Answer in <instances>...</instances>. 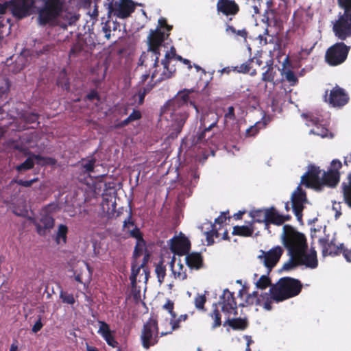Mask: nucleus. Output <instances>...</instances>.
I'll use <instances>...</instances> for the list:
<instances>
[{"instance_id": "1", "label": "nucleus", "mask_w": 351, "mask_h": 351, "mask_svg": "<svg viewBox=\"0 0 351 351\" xmlns=\"http://www.w3.org/2000/svg\"><path fill=\"white\" fill-rule=\"evenodd\" d=\"M197 94V93L193 88H184L180 90L173 99L169 100L162 108V113L169 114L171 118L172 124L169 138H176L181 132L189 117V104L198 111L195 97Z\"/></svg>"}, {"instance_id": "2", "label": "nucleus", "mask_w": 351, "mask_h": 351, "mask_svg": "<svg viewBox=\"0 0 351 351\" xmlns=\"http://www.w3.org/2000/svg\"><path fill=\"white\" fill-rule=\"evenodd\" d=\"M34 2L35 0H10L0 3V44L11 32L12 19L6 13L8 6L10 7L14 16L22 19L29 14V10Z\"/></svg>"}, {"instance_id": "3", "label": "nucleus", "mask_w": 351, "mask_h": 351, "mask_svg": "<svg viewBox=\"0 0 351 351\" xmlns=\"http://www.w3.org/2000/svg\"><path fill=\"white\" fill-rule=\"evenodd\" d=\"M302 289V282L295 278L283 277L269 289L274 301L280 302L297 296Z\"/></svg>"}, {"instance_id": "4", "label": "nucleus", "mask_w": 351, "mask_h": 351, "mask_svg": "<svg viewBox=\"0 0 351 351\" xmlns=\"http://www.w3.org/2000/svg\"><path fill=\"white\" fill-rule=\"evenodd\" d=\"M282 239L290 256H298L306 252L308 245L305 235L297 231L291 225L287 224L283 226Z\"/></svg>"}, {"instance_id": "5", "label": "nucleus", "mask_w": 351, "mask_h": 351, "mask_svg": "<svg viewBox=\"0 0 351 351\" xmlns=\"http://www.w3.org/2000/svg\"><path fill=\"white\" fill-rule=\"evenodd\" d=\"M337 2L344 12L334 23L332 30L339 39L345 40L351 36V0H337Z\"/></svg>"}, {"instance_id": "6", "label": "nucleus", "mask_w": 351, "mask_h": 351, "mask_svg": "<svg viewBox=\"0 0 351 351\" xmlns=\"http://www.w3.org/2000/svg\"><path fill=\"white\" fill-rule=\"evenodd\" d=\"M63 4L62 0H45L38 12V24L42 26L53 25L62 12Z\"/></svg>"}, {"instance_id": "7", "label": "nucleus", "mask_w": 351, "mask_h": 351, "mask_svg": "<svg viewBox=\"0 0 351 351\" xmlns=\"http://www.w3.org/2000/svg\"><path fill=\"white\" fill-rule=\"evenodd\" d=\"M350 47L338 42L328 47L325 53V62L331 66L343 64L347 59Z\"/></svg>"}, {"instance_id": "8", "label": "nucleus", "mask_w": 351, "mask_h": 351, "mask_svg": "<svg viewBox=\"0 0 351 351\" xmlns=\"http://www.w3.org/2000/svg\"><path fill=\"white\" fill-rule=\"evenodd\" d=\"M158 326L156 319L150 317L141 330V341L143 348L148 350L158 342Z\"/></svg>"}, {"instance_id": "9", "label": "nucleus", "mask_w": 351, "mask_h": 351, "mask_svg": "<svg viewBox=\"0 0 351 351\" xmlns=\"http://www.w3.org/2000/svg\"><path fill=\"white\" fill-rule=\"evenodd\" d=\"M107 1L109 14L113 13L120 19L128 18L134 11V3L132 0H119L114 2V0Z\"/></svg>"}, {"instance_id": "10", "label": "nucleus", "mask_w": 351, "mask_h": 351, "mask_svg": "<svg viewBox=\"0 0 351 351\" xmlns=\"http://www.w3.org/2000/svg\"><path fill=\"white\" fill-rule=\"evenodd\" d=\"M342 167L341 162L338 159H334L330 162L327 171H324L321 178V189L324 186L334 188L340 181L339 169Z\"/></svg>"}, {"instance_id": "11", "label": "nucleus", "mask_w": 351, "mask_h": 351, "mask_svg": "<svg viewBox=\"0 0 351 351\" xmlns=\"http://www.w3.org/2000/svg\"><path fill=\"white\" fill-rule=\"evenodd\" d=\"M283 249L280 246H275L270 249L269 251L260 250V254L258 256V259L267 269V275L271 272L274 267H276L280 257L283 254Z\"/></svg>"}, {"instance_id": "12", "label": "nucleus", "mask_w": 351, "mask_h": 351, "mask_svg": "<svg viewBox=\"0 0 351 351\" xmlns=\"http://www.w3.org/2000/svg\"><path fill=\"white\" fill-rule=\"evenodd\" d=\"M291 208L294 213L297 220L302 223V212L304 208V204L306 201V195L304 191L302 190L300 185H299L295 191L292 193L291 197Z\"/></svg>"}, {"instance_id": "13", "label": "nucleus", "mask_w": 351, "mask_h": 351, "mask_svg": "<svg viewBox=\"0 0 351 351\" xmlns=\"http://www.w3.org/2000/svg\"><path fill=\"white\" fill-rule=\"evenodd\" d=\"M327 95L328 91H326L325 101L332 107L341 108L346 105L350 100L346 91L339 86H336L330 90L328 97Z\"/></svg>"}, {"instance_id": "14", "label": "nucleus", "mask_w": 351, "mask_h": 351, "mask_svg": "<svg viewBox=\"0 0 351 351\" xmlns=\"http://www.w3.org/2000/svg\"><path fill=\"white\" fill-rule=\"evenodd\" d=\"M321 169L319 167L311 165L301 177L300 184H304L306 187H312L317 190H321Z\"/></svg>"}, {"instance_id": "15", "label": "nucleus", "mask_w": 351, "mask_h": 351, "mask_svg": "<svg viewBox=\"0 0 351 351\" xmlns=\"http://www.w3.org/2000/svg\"><path fill=\"white\" fill-rule=\"evenodd\" d=\"M219 304L221 306L222 311L228 314L237 315V304L235 300L234 294L228 289L223 290L222 295L220 296Z\"/></svg>"}, {"instance_id": "16", "label": "nucleus", "mask_w": 351, "mask_h": 351, "mask_svg": "<svg viewBox=\"0 0 351 351\" xmlns=\"http://www.w3.org/2000/svg\"><path fill=\"white\" fill-rule=\"evenodd\" d=\"M191 242L189 239L182 233L178 236L173 237L170 240L171 251L178 256L186 255L190 252Z\"/></svg>"}, {"instance_id": "17", "label": "nucleus", "mask_w": 351, "mask_h": 351, "mask_svg": "<svg viewBox=\"0 0 351 351\" xmlns=\"http://www.w3.org/2000/svg\"><path fill=\"white\" fill-rule=\"evenodd\" d=\"M176 71L174 65L170 66V63L167 62V60H162L161 66L158 65V67H155L151 75V78L152 80L156 79L155 83L161 82L172 77Z\"/></svg>"}, {"instance_id": "18", "label": "nucleus", "mask_w": 351, "mask_h": 351, "mask_svg": "<svg viewBox=\"0 0 351 351\" xmlns=\"http://www.w3.org/2000/svg\"><path fill=\"white\" fill-rule=\"evenodd\" d=\"M32 223L36 228L38 234L45 236L54 226V219L49 214L44 213L40 214L38 219H32Z\"/></svg>"}, {"instance_id": "19", "label": "nucleus", "mask_w": 351, "mask_h": 351, "mask_svg": "<svg viewBox=\"0 0 351 351\" xmlns=\"http://www.w3.org/2000/svg\"><path fill=\"white\" fill-rule=\"evenodd\" d=\"M217 10L228 17L226 23H228L232 20V17L239 13L240 8L234 0H218Z\"/></svg>"}, {"instance_id": "20", "label": "nucleus", "mask_w": 351, "mask_h": 351, "mask_svg": "<svg viewBox=\"0 0 351 351\" xmlns=\"http://www.w3.org/2000/svg\"><path fill=\"white\" fill-rule=\"evenodd\" d=\"M169 35L170 33H165L159 28L150 29L147 36L148 49L152 51H160V47Z\"/></svg>"}, {"instance_id": "21", "label": "nucleus", "mask_w": 351, "mask_h": 351, "mask_svg": "<svg viewBox=\"0 0 351 351\" xmlns=\"http://www.w3.org/2000/svg\"><path fill=\"white\" fill-rule=\"evenodd\" d=\"M274 207L265 209L252 210L250 213V217L253 219L251 224L254 223H264L267 228L269 224H273Z\"/></svg>"}, {"instance_id": "22", "label": "nucleus", "mask_w": 351, "mask_h": 351, "mask_svg": "<svg viewBox=\"0 0 351 351\" xmlns=\"http://www.w3.org/2000/svg\"><path fill=\"white\" fill-rule=\"evenodd\" d=\"M319 244L322 247L324 256H335L339 255L341 253L343 247V244H341L340 246H337L334 243L333 241L329 242L328 239L326 237L320 238L319 239Z\"/></svg>"}, {"instance_id": "23", "label": "nucleus", "mask_w": 351, "mask_h": 351, "mask_svg": "<svg viewBox=\"0 0 351 351\" xmlns=\"http://www.w3.org/2000/svg\"><path fill=\"white\" fill-rule=\"evenodd\" d=\"M185 263L191 271H198L204 267V257L200 252H189L186 254Z\"/></svg>"}, {"instance_id": "24", "label": "nucleus", "mask_w": 351, "mask_h": 351, "mask_svg": "<svg viewBox=\"0 0 351 351\" xmlns=\"http://www.w3.org/2000/svg\"><path fill=\"white\" fill-rule=\"evenodd\" d=\"M160 51H152L148 49L147 51L143 52L139 58V64L141 66L158 67Z\"/></svg>"}, {"instance_id": "25", "label": "nucleus", "mask_w": 351, "mask_h": 351, "mask_svg": "<svg viewBox=\"0 0 351 351\" xmlns=\"http://www.w3.org/2000/svg\"><path fill=\"white\" fill-rule=\"evenodd\" d=\"M206 117H204L202 121H201V126L200 128H203V130L198 132L193 139V145H197L202 143H204L206 141V133L210 132L211 129L214 127H215L218 122V118L216 115H213V123L209 124L208 125H206Z\"/></svg>"}, {"instance_id": "26", "label": "nucleus", "mask_w": 351, "mask_h": 351, "mask_svg": "<svg viewBox=\"0 0 351 351\" xmlns=\"http://www.w3.org/2000/svg\"><path fill=\"white\" fill-rule=\"evenodd\" d=\"M99 328L98 330V333H99L101 337L106 341L107 344L112 348H117L118 346L119 343L115 339L114 335H112V331L110 329L109 325L104 321H99Z\"/></svg>"}, {"instance_id": "27", "label": "nucleus", "mask_w": 351, "mask_h": 351, "mask_svg": "<svg viewBox=\"0 0 351 351\" xmlns=\"http://www.w3.org/2000/svg\"><path fill=\"white\" fill-rule=\"evenodd\" d=\"M303 116L308 121L311 122L312 124L315 126L313 130H311V133L322 138L328 136V130L319 123L320 120L318 117H314L311 114H303Z\"/></svg>"}, {"instance_id": "28", "label": "nucleus", "mask_w": 351, "mask_h": 351, "mask_svg": "<svg viewBox=\"0 0 351 351\" xmlns=\"http://www.w3.org/2000/svg\"><path fill=\"white\" fill-rule=\"evenodd\" d=\"M295 257L301 265H304L312 269L316 268L318 265L317 252L314 249H311L309 254H306L305 252L302 255Z\"/></svg>"}, {"instance_id": "29", "label": "nucleus", "mask_w": 351, "mask_h": 351, "mask_svg": "<svg viewBox=\"0 0 351 351\" xmlns=\"http://www.w3.org/2000/svg\"><path fill=\"white\" fill-rule=\"evenodd\" d=\"M134 226V221L132 219V211L130 210L129 215L128 217L124 220L123 228L124 230H128L130 232V237L136 239V241H138L140 240H144L143 237V234L140 231V229L135 226L132 230H130V226Z\"/></svg>"}, {"instance_id": "30", "label": "nucleus", "mask_w": 351, "mask_h": 351, "mask_svg": "<svg viewBox=\"0 0 351 351\" xmlns=\"http://www.w3.org/2000/svg\"><path fill=\"white\" fill-rule=\"evenodd\" d=\"M341 189L345 203L351 208V172L348 174L346 180L342 182Z\"/></svg>"}, {"instance_id": "31", "label": "nucleus", "mask_w": 351, "mask_h": 351, "mask_svg": "<svg viewBox=\"0 0 351 351\" xmlns=\"http://www.w3.org/2000/svg\"><path fill=\"white\" fill-rule=\"evenodd\" d=\"M227 324L233 330H243L247 328L248 326L247 319L241 317L230 319L228 317V319L224 322L223 326Z\"/></svg>"}, {"instance_id": "32", "label": "nucleus", "mask_w": 351, "mask_h": 351, "mask_svg": "<svg viewBox=\"0 0 351 351\" xmlns=\"http://www.w3.org/2000/svg\"><path fill=\"white\" fill-rule=\"evenodd\" d=\"M261 294L258 295V291H253L252 293H249L244 302L239 304L240 306L244 307L247 306H261Z\"/></svg>"}, {"instance_id": "33", "label": "nucleus", "mask_w": 351, "mask_h": 351, "mask_svg": "<svg viewBox=\"0 0 351 351\" xmlns=\"http://www.w3.org/2000/svg\"><path fill=\"white\" fill-rule=\"evenodd\" d=\"M27 60L25 56L21 53L17 56L14 62L10 66V71L14 73H18L27 65Z\"/></svg>"}, {"instance_id": "34", "label": "nucleus", "mask_w": 351, "mask_h": 351, "mask_svg": "<svg viewBox=\"0 0 351 351\" xmlns=\"http://www.w3.org/2000/svg\"><path fill=\"white\" fill-rule=\"evenodd\" d=\"M254 227L251 224L250 226H235L233 228L232 234L238 235L243 237H251L254 233Z\"/></svg>"}, {"instance_id": "35", "label": "nucleus", "mask_w": 351, "mask_h": 351, "mask_svg": "<svg viewBox=\"0 0 351 351\" xmlns=\"http://www.w3.org/2000/svg\"><path fill=\"white\" fill-rule=\"evenodd\" d=\"M68 227L64 224H60L55 237V241L58 245L66 244L67 241Z\"/></svg>"}, {"instance_id": "36", "label": "nucleus", "mask_w": 351, "mask_h": 351, "mask_svg": "<svg viewBox=\"0 0 351 351\" xmlns=\"http://www.w3.org/2000/svg\"><path fill=\"white\" fill-rule=\"evenodd\" d=\"M171 267L172 272L176 278L180 280H185L187 278L186 269L184 268L182 263H178L177 268L174 267L175 259H172L171 261Z\"/></svg>"}, {"instance_id": "37", "label": "nucleus", "mask_w": 351, "mask_h": 351, "mask_svg": "<svg viewBox=\"0 0 351 351\" xmlns=\"http://www.w3.org/2000/svg\"><path fill=\"white\" fill-rule=\"evenodd\" d=\"M189 316L187 314H183L180 315L178 318H172L170 320V324L171 325V330L169 332H162L160 333V337L167 335L168 334H171L172 331L178 330L180 328V322H185L187 320Z\"/></svg>"}, {"instance_id": "38", "label": "nucleus", "mask_w": 351, "mask_h": 351, "mask_svg": "<svg viewBox=\"0 0 351 351\" xmlns=\"http://www.w3.org/2000/svg\"><path fill=\"white\" fill-rule=\"evenodd\" d=\"M267 69L262 74V80L264 82H273L276 75L274 71L273 60H270L267 62Z\"/></svg>"}, {"instance_id": "39", "label": "nucleus", "mask_w": 351, "mask_h": 351, "mask_svg": "<svg viewBox=\"0 0 351 351\" xmlns=\"http://www.w3.org/2000/svg\"><path fill=\"white\" fill-rule=\"evenodd\" d=\"M11 83L10 80L4 77L0 76V98H6L10 92Z\"/></svg>"}, {"instance_id": "40", "label": "nucleus", "mask_w": 351, "mask_h": 351, "mask_svg": "<svg viewBox=\"0 0 351 351\" xmlns=\"http://www.w3.org/2000/svg\"><path fill=\"white\" fill-rule=\"evenodd\" d=\"M96 160L95 158L86 159L82 158L79 164L81 166V169L84 173H90L93 172L95 168Z\"/></svg>"}, {"instance_id": "41", "label": "nucleus", "mask_w": 351, "mask_h": 351, "mask_svg": "<svg viewBox=\"0 0 351 351\" xmlns=\"http://www.w3.org/2000/svg\"><path fill=\"white\" fill-rule=\"evenodd\" d=\"M290 86H295L298 83V79L295 73L291 69H283L281 73Z\"/></svg>"}, {"instance_id": "42", "label": "nucleus", "mask_w": 351, "mask_h": 351, "mask_svg": "<svg viewBox=\"0 0 351 351\" xmlns=\"http://www.w3.org/2000/svg\"><path fill=\"white\" fill-rule=\"evenodd\" d=\"M253 62L252 59H249L245 63L241 64L239 66H232V70L234 72L239 73H248L252 69V64Z\"/></svg>"}, {"instance_id": "43", "label": "nucleus", "mask_w": 351, "mask_h": 351, "mask_svg": "<svg viewBox=\"0 0 351 351\" xmlns=\"http://www.w3.org/2000/svg\"><path fill=\"white\" fill-rule=\"evenodd\" d=\"M266 23L268 27H274L278 30H280L282 25V22L280 17L275 15L274 13H271V16H268L267 17Z\"/></svg>"}, {"instance_id": "44", "label": "nucleus", "mask_w": 351, "mask_h": 351, "mask_svg": "<svg viewBox=\"0 0 351 351\" xmlns=\"http://www.w3.org/2000/svg\"><path fill=\"white\" fill-rule=\"evenodd\" d=\"M291 219L290 215H282L278 213L277 210L274 208L273 224L276 226H281L285 221H289Z\"/></svg>"}, {"instance_id": "45", "label": "nucleus", "mask_w": 351, "mask_h": 351, "mask_svg": "<svg viewBox=\"0 0 351 351\" xmlns=\"http://www.w3.org/2000/svg\"><path fill=\"white\" fill-rule=\"evenodd\" d=\"M271 280L267 275H263L256 282V287L260 289H265L268 287H271Z\"/></svg>"}, {"instance_id": "46", "label": "nucleus", "mask_w": 351, "mask_h": 351, "mask_svg": "<svg viewBox=\"0 0 351 351\" xmlns=\"http://www.w3.org/2000/svg\"><path fill=\"white\" fill-rule=\"evenodd\" d=\"M261 306H263L264 308L267 311L271 310V304L272 301L274 300L272 298V294H271L270 293L269 294L267 293H265L261 294Z\"/></svg>"}, {"instance_id": "47", "label": "nucleus", "mask_w": 351, "mask_h": 351, "mask_svg": "<svg viewBox=\"0 0 351 351\" xmlns=\"http://www.w3.org/2000/svg\"><path fill=\"white\" fill-rule=\"evenodd\" d=\"M22 139L25 143L31 145L32 143H36L38 141L39 136L36 132L34 131L29 134H24L22 136Z\"/></svg>"}, {"instance_id": "48", "label": "nucleus", "mask_w": 351, "mask_h": 351, "mask_svg": "<svg viewBox=\"0 0 351 351\" xmlns=\"http://www.w3.org/2000/svg\"><path fill=\"white\" fill-rule=\"evenodd\" d=\"M34 167L33 158L29 156L23 162L17 165L16 169L18 171H23L32 169Z\"/></svg>"}, {"instance_id": "49", "label": "nucleus", "mask_w": 351, "mask_h": 351, "mask_svg": "<svg viewBox=\"0 0 351 351\" xmlns=\"http://www.w3.org/2000/svg\"><path fill=\"white\" fill-rule=\"evenodd\" d=\"M215 308L213 309V312L210 313V317L213 319V323L212 325L213 328H216L221 325V316L219 311L216 307V304L215 305Z\"/></svg>"}, {"instance_id": "50", "label": "nucleus", "mask_w": 351, "mask_h": 351, "mask_svg": "<svg viewBox=\"0 0 351 351\" xmlns=\"http://www.w3.org/2000/svg\"><path fill=\"white\" fill-rule=\"evenodd\" d=\"M212 229L210 231H208L206 232V241L208 243V245H213L214 243V239L213 237L219 238L220 236V233L218 232V230L215 228V226L214 224L211 225Z\"/></svg>"}, {"instance_id": "51", "label": "nucleus", "mask_w": 351, "mask_h": 351, "mask_svg": "<svg viewBox=\"0 0 351 351\" xmlns=\"http://www.w3.org/2000/svg\"><path fill=\"white\" fill-rule=\"evenodd\" d=\"M226 32H230L231 33L237 35V36H240L245 40L247 38L248 34L245 29L237 30L233 26L229 25L228 23H226Z\"/></svg>"}, {"instance_id": "52", "label": "nucleus", "mask_w": 351, "mask_h": 351, "mask_svg": "<svg viewBox=\"0 0 351 351\" xmlns=\"http://www.w3.org/2000/svg\"><path fill=\"white\" fill-rule=\"evenodd\" d=\"M155 272L156 274L158 281L160 283L162 282L166 276V268L162 262H160L156 265Z\"/></svg>"}, {"instance_id": "53", "label": "nucleus", "mask_w": 351, "mask_h": 351, "mask_svg": "<svg viewBox=\"0 0 351 351\" xmlns=\"http://www.w3.org/2000/svg\"><path fill=\"white\" fill-rule=\"evenodd\" d=\"M268 26L265 29L263 34H260L258 36V38L260 40V43L263 45H267L269 43L272 42L273 36L270 34V31L268 29Z\"/></svg>"}, {"instance_id": "54", "label": "nucleus", "mask_w": 351, "mask_h": 351, "mask_svg": "<svg viewBox=\"0 0 351 351\" xmlns=\"http://www.w3.org/2000/svg\"><path fill=\"white\" fill-rule=\"evenodd\" d=\"M39 114L35 112H25L21 115V119L27 123H34L38 121Z\"/></svg>"}, {"instance_id": "55", "label": "nucleus", "mask_w": 351, "mask_h": 351, "mask_svg": "<svg viewBox=\"0 0 351 351\" xmlns=\"http://www.w3.org/2000/svg\"><path fill=\"white\" fill-rule=\"evenodd\" d=\"M60 298L62 300V302L65 304L73 305L75 302L73 295L64 291H60Z\"/></svg>"}, {"instance_id": "56", "label": "nucleus", "mask_w": 351, "mask_h": 351, "mask_svg": "<svg viewBox=\"0 0 351 351\" xmlns=\"http://www.w3.org/2000/svg\"><path fill=\"white\" fill-rule=\"evenodd\" d=\"M206 302V298L205 295L197 294L194 299L195 306L199 310L205 311L204 304H205Z\"/></svg>"}, {"instance_id": "57", "label": "nucleus", "mask_w": 351, "mask_h": 351, "mask_svg": "<svg viewBox=\"0 0 351 351\" xmlns=\"http://www.w3.org/2000/svg\"><path fill=\"white\" fill-rule=\"evenodd\" d=\"M145 240H140L138 241H136V244L135 245L134 250V257L135 258H137L142 255L143 251L145 248Z\"/></svg>"}, {"instance_id": "58", "label": "nucleus", "mask_w": 351, "mask_h": 351, "mask_svg": "<svg viewBox=\"0 0 351 351\" xmlns=\"http://www.w3.org/2000/svg\"><path fill=\"white\" fill-rule=\"evenodd\" d=\"M299 265V261L296 259V257L291 256L290 259L283 265L282 269L289 271L295 268Z\"/></svg>"}, {"instance_id": "59", "label": "nucleus", "mask_w": 351, "mask_h": 351, "mask_svg": "<svg viewBox=\"0 0 351 351\" xmlns=\"http://www.w3.org/2000/svg\"><path fill=\"white\" fill-rule=\"evenodd\" d=\"M260 125H261L260 122H256L254 125L247 129L245 131V136H255L259 132V130L261 129Z\"/></svg>"}, {"instance_id": "60", "label": "nucleus", "mask_w": 351, "mask_h": 351, "mask_svg": "<svg viewBox=\"0 0 351 351\" xmlns=\"http://www.w3.org/2000/svg\"><path fill=\"white\" fill-rule=\"evenodd\" d=\"M38 180V178H34L29 180H23L21 179L19 180H13L12 182H15L18 185L24 186V187H30L34 183L36 182Z\"/></svg>"}, {"instance_id": "61", "label": "nucleus", "mask_w": 351, "mask_h": 351, "mask_svg": "<svg viewBox=\"0 0 351 351\" xmlns=\"http://www.w3.org/2000/svg\"><path fill=\"white\" fill-rule=\"evenodd\" d=\"M158 25L156 28H159L160 29H164L167 31L166 33H170L172 29V25L167 24V21L165 18L161 17L158 19Z\"/></svg>"}, {"instance_id": "62", "label": "nucleus", "mask_w": 351, "mask_h": 351, "mask_svg": "<svg viewBox=\"0 0 351 351\" xmlns=\"http://www.w3.org/2000/svg\"><path fill=\"white\" fill-rule=\"evenodd\" d=\"M162 307L169 313L172 318L174 319L177 317V314L173 311L174 303L173 301L167 300V302L163 305Z\"/></svg>"}, {"instance_id": "63", "label": "nucleus", "mask_w": 351, "mask_h": 351, "mask_svg": "<svg viewBox=\"0 0 351 351\" xmlns=\"http://www.w3.org/2000/svg\"><path fill=\"white\" fill-rule=\"evenodd\" d=\"M102 31L105 34V37L108 40L110 38L111 26L109 21L102 23Z\"/></svg>"}, {"instance_id": "64", "label": "nucleus", "mask_w": 351, "mask_h": 351, "mask_svg": "<svg viewBox=\"0 0 351 351\" xmlns=\"http://www.w3.org/2000/svg\"><path fill=\"white\" fill-rule=\"evenodd\" d=\"M176 56V51L174 47H171L169 51H167L165 56V58L163 60H167V62L171 63V62L174 59Z\"/></svg>"}]
</instances>
